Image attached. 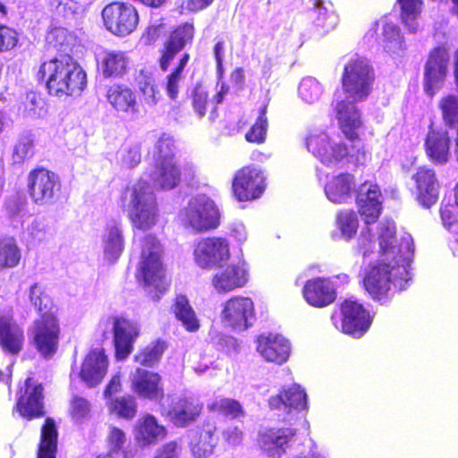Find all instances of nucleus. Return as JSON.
<instances>
[{"instance_id":"obj_1","label":"nucleus","mask_w":458,"mask_h":458,"mask_svg":"<svg viewBox=\"0 0 458 458\" xmlns=\"http://www.w3.org/2000/svg\"><path fill=\"white\" fill-rule=\"evenodd\" d=\"M375 73L369 61L360 55L350 58L344 65L342 89L352 101L340 100L335 106L339 131L344 140L331 143L326 132L310 134L306 147L321 163L330 166L342 160L359 163L365 159L364 144L360 137L363 120L354 102L365 100L372 92Z\"/></svg>"},{"instance_id":"obj_2","label":"nucleus","mask_w":458,"mask_h":458,"mask_svg":"<svg viewBox=\"0 0 458 458\" xmlns=\"http://www.w3.org/2000/svg\"><path fill=\"white\" fill-rule=\"evenodd\" d=\"M378 243L380 257L365 268L360 285L373 301L385 304L390 299L392 285L403 290L411 279L406 263L414 250L411 238L397 243L395 228L389 225L380 227Z\"/></svg>"},{"instance_id":"obj_3","label":"nucleus","mask_w":458,"mask_h":458,"mask_svg":"<svg viewBox=\"0 0 458 458\" xmlns=\"http://www.w3.org/2000/svg\"><path fill=\"white\" fill-rule=\"evenodd\" d=\"M29 298L38 315L28 330L30 343L42 358L51 359L59 349L60 308L38 283L30 287Z\"/></svg>"},{"instance_id":"obj_4","label":"nucleus","mask_w":458,"mask_h":458,"mask_svg":"<svg viewBox=\"0 0 458 458\" xmlns=\"http://www.w3.org/2000/svg\"><path fill=\"white\" fill-rule=\"evenodd\" d=\"M38 83L50 96L78 97L87 87V74L71 54H58L39 64L35 72Z\"/></svg>"},{"instance_id":"obj_5","label":"nucleus","mask_w":458,"mask_h":458,"mask_svg":"<svg viewBox=\"0 0 458 458\" xmlns=\"http://www.w3.org/2000/svg\"><path fill=\"white\" fill-rule=\"evenodd\" d=\"M163 248L155 234H146L140 240V261L138 276L153 298L159 299L170 285L166 269L162 262Z\"/></svg>"},{"instance_id":"obj_6","label":"nucleus","mask_w":458,"mask_h":458,"mask_svg":"<svg viewBox=\"0 0 458 458\" xmlns=\"http://www.w3.org/2000/svg\"><path fill=\"white\" fill-rule=\"evenodd\" d=\"M128 200V217L133 228L148 231L156 225L158 221L157 198L147 182H137L131 186H127L120 197L123 208Z\"/></svg>"},{"instance_id":"obj_7","label":"nucleus","mask_w":458,"mask_h":458,"mask_svg":"<svg viewBox=\"0 0 458 458\" xmlns=\"http://www.w3.org/2000/svg\"><path fill=\"white\" fill-rule=\"evenodd\" d=\"M149 178L154 187L163 191L173 190L182 182L181 167L174 154V141L164 134L155 146L154 168Z\"/></svg>"},{"instance_id":"obj_8","label":"nucleus","mask_w":458,"mask_h":458,"mask_svg":"<svg viewBox=\"0 0 458 458\" xmlns=\"http://www.w3.org/2000/svg\"><path fill=\"white\" fill-rule=\"evenodd\" d=\"M105 29L118 38L127 37L135 32L140 24L138 9L123 1H112L101 11Z\"/></svg>"},{"instance_id":"obj_9","label":"nucleus","mask_w":458,"mask_h":458,"mask_svg":"<svg viewBox=\"0 0 458 458\" xmlns=\"http://www.w3.org/2000/svg\"><path fill=\"white\" fill-rule=\"evenodd\" d=\"M373 318L369 310L352 298L344 300L339 305V312L331 315L333 323L336 326L339 320L341 331L354 338H360L368 332Z\"/></svg>"},{"instance_id":"obj_10","label":"nucleus","mask_w":458,"mask_h":458,"mask_svg":"<svg viewBox=\"0 0 458 458\" xmlns=\"http://www.w3.org/2000/svg\"><path fill=\"white\" fill-rule=\"evenodd\" d=\"M61 191V181L55 172L43 166H36L29 172L27 191L35 205L54 204L58 199Z\"/></svg>"},{"instance_id":"obj_11","label":"nucleus","mask_w":458,"mask_h":458,"mask_svg":"<svg viewBox=\"0 0 458 458\" xmlns=\"http://www.w3.org/2000/svg\"><path fill=\"white\" fill-rule=\"evenodd\" d=\"M196 29L193 21H183L173 27L158 49L157 64L162 72H167L175 57L194 40Z\"/></svg>"},{"instance_id":"obj_12","label":"nucleus","mask_w":458,"mask_h":458,"mask_svg":"<svg viewBox=\"0 0 458 458\" xmlns=\"http://www.w3.org/2000/svg\"><path fill=\"white\" fill-rule=\"evenodd\" d=\"M266 188L265 173L254 164L246 165L238 169L232 181L233 194L240 202L259 199Z\"/></svg>"},{"instance_id":"obj_13","label":"nucleus","mask_w":458,"mask_h":458,"mask_svg":"<svg viewBox=\"0 0 458 458\" xmlns=\"http://www.w3.org/2000/svg\"><path fill=\"white\" fill-rule=\"evenodd\" d=\"M44 386L29 377L20 387L13 410L26 420L43 418L46 415Z\"/></svg>"},{"instance_id":"obj_14","label":"nucleus","mask_w":458,"mask_h":458,"mask_svg":"<svg viewBox=\"0 0 458 458\" xmlns=\"http://www.w3.org/2000/svg\"><path fill=\"white\" fill-rule=\"evenodd\" d=\"M255 319V306L251 298L242 295L230 297L222 305L221 320L233 330L244 331Z\"/></svg>"},{"instance_id":"obj_15","label":"nucleus","mask_w":458,"mask_h":458,"mask_svg":"<svg viewBox=\"0 0 458 458\" xmlns=\"http://www.w3.org/2000/svg\"><path fill=\"white\" fill-rule=\"evenodd\" d=\"M194 261L203 269L220 267L230 259V246L225 238L212 236L199 240L193 251Z\"/></svg>"},{"instance_id":"obj_16","label":"nucleus","mask_w":458,"mask_h":458,"mask_svg":"<svg viewBox=\"0 0 458 458\" xmlns=\"http://www.w3.org/2000/svg\"><path fill=\"white\" fill-rule=\"evenodd\" d=\"M449 60V48L445 44L438 45L428 52L424 66L423 86L429 96H433L435 89L445 81Z\"/></svg>"},{"instance_id":"obj_17","label":"nucleus","mask_w":458,"mask_h":458,"mask_svg":"<svg viewBox=\"0 0 458 458\" xmlns=\"http://www.w3.org/2000/svg\"><path fill=\"white\" fill-rule=\"evenodd\" d=\"M220 212L213 200L195 199L186 208V219L197 232H207L220 225Z\"/></svg>"},{"instance_id":"obj_18","label":"nucleus","mask_w":458,"mask_h":458,"mask_svg":"<svg viewBox=\"0 0 458 458\" xmlns=\"http://www.w3.org/2000/svg\"><path fill=\"white\" fill-rule=\"evenodd\" d=\"M112 321L115 358L123 360L133 351L134 342L140 335L139 325L124 316H114Z\"/></svg>"},{"instance_id":"obj_19","label":"nucleus","mask_w":458,"mask_h":458,"mask_svg":"<svg viewBox=\"0 0 458 458\" xmlns=\"http://www.w3.org/2000/svg\"><path fill=\"white\" fill-rule=\"evenodd\" d=\"M250 280V272L244 262H235L219 269L212 276V285L218 293H227L243 288Z\"/></svg>"},{"instance_id":"obj_20","label":"nucleus","mask_w":458,"mask_h":458,"mask_svg":"<svg viewBox=\"0 0 458 458\" xmlns=\"http://www.w3.org/2000/svg\"><path fill=\"white\" fill-rule=\"evenodd\" d=\"M255 343L256 351L267 362L282 365L290 358L291 344L280 334H260Z\"/></svg>"},{"instance_id":"obj_21","label":"nucleus","mask_w":458,"mask_h":458,"mask_svg":"<svg viewBox=\"0 0 458 458\" xmlns=\"http://www.w3.org/2000/svg\"><path fill=\"white\" fill-rule=\"evenodd\" d=\"M131 389L140 398L162 401L165 391L159 373L143 368H136L131 376Z\"/></svg>"},{"instance_id":"obj_22","label":"nucleus","mask_w":458,"mask_h":458,"mask_svg":"<svg viewBox=\"0 0 458 458\" xmlns=\"http://www.w3.org/2000/svg\"><path fill=\"white\" fill-rule=\"evenodd\" d=\"M381 191L377 184L366 181L357 191L358 212L367 225L376 223L382 212Z\"/></svg>"},{"instance_id":"obj_23","label":"nucleus","mask_w":458,"mask_h":458,"mask_svg":"<svg viewBox=\"0 0 458 458\" xmlns=\"http://www.w3.org/2000/svg\"><path fill=\"white\" fill-rule=\"evenodd\" d=\"M411 179L416 200L426 208L435 205L438 200L440 185L434 169L420 166Z\"/></svg>"},{"instance_id":"obj_24","label":"nucleus","mask_w":458,"mask_h":458,"mask_svg":"<svg viewBox=\"0 0 458 458\" xmlns=\"http://www.w3.org/2000/svg\"><path fill=\"white\" fill-rule=\"evenodd\" d=\"M23 328L15 321L12 312L0 311V349L9 356H17L23 350Z\"/></svg>"},{"instance_id":"obj_25","label":"nucleus","mask_w":458,"mask_h":458,"mask_svg":"<svg viewBox=\"0 0 458 458\" xmlns=\"http://www.w3.org/2000/svg\"><path fill=\"white\" fill-rule=\"evenodd\" d=\"M131 59L127 52L104 49L97 58L98 72L104 79H121L130 71Z\"/></svg>"},{"instance_id":"obj_26","label":"nucleus","mask_w":458,"mask_h":458,"mask_svg":"<svg viewBox=\"0 0 458 458\" xmlns=\"http://www.w3.org/2000/svg\"><path fill=\"white\" fill-rule=\"evenodd\" d=\"M450 145L447 130L435 127L431 123L424 139V150L428 159L436 165L445 164L450 157Z\"/></svg>"},{"instance_id":"obj_27","label":"nucleus","mask_w":458,"mask_h":458,"mask_svg":"<svg viewBox=\"0 0 458 458\" xmlns=\"http://www.w3.org/2000/svg\"><path fill=\"white\" fill-rule=\"evenodd\" d=\"M304 300L314 308H325L336 300L334 284L325 277H314L305 282L302 289Z\"/></svg>"},{"instance_id":"obj_28","label":"nucleus","mask_w":458,"mask_h":458,"mask_svg":"<svg viewBox=\"0 0 458 458\" xmlns=\"http://www.w3.org/2000/svg\"><path fill=\"white\" fill-rule=\"evenodd\" d=\"M215 421L205 420L197 427L191 441L190 449L195 458H208L214 452L218 442Z\"/></svg>"},{"instance_id":"obj_29","label":"nucleus","mask_w":458,"mask_h":458,"mask_svg":"<svg viewBox=\"0 0 458 458\" xmlns=\"http://www.w3.org/2000/svg\"><path fill=\"white\" fill-rule=\"evenodd\" d=\"M107 369L108 360L104 349L92 350L81 364L80 377L89 387H94L103 380Z\"/></svg>"},{"instance_id":"obj_30","label":"nucleus","mask_w":458,"mask_h":458,"mask_svg":"<svg viewBox=\"0 0 458 458\" xmlns=\"http://www.w3.org/2000/svg\"><path fill=\"white\" fill-rule=\"evenodd\" d=\"M167 436L166 428L152 414H143L135 426L134 438L142 446L156 445Z\"/></svg>"},{"instance_id":"obj_31","label":"nucleus","mask_w":458,"mask_h":458,"mask_svg":"<svg viewBox=\"0 0 458 458\" xmlns=\"http://www.w3.org/2000/svg\"><path fill=\"white\" fill-rule=\"evenodd\" d=\"M295 435L296 429L292 428H269L259 436V443L269 456L281 457Z\"/></svg>"},{"instance_id":"obj_32","label":"nucleus","mask_w":458,"mask_h":458,"mask_svg":"<svg viewBox=\"0 0 458 458\" xmlns=\"http://www.w3.org/2000/svg\"><path fill=\"white\" fill-rule=\"evenodd\" d=\"M106 101L119 113L139 112L137 96L134 90L123 83L109 86L106 93Z\"/></svg>"},{"instance_id":"obj_33","label":"nucleus","mask_w":458,"mask_h":458,"mask_svg":"<svg viewBox=\"0 0 458 458\" xmlns=\"http://www.w3.org/2000/svg\"><path fill=\"white\" fill-rule=\"evenodd\" d=\"M203 409L202 403L191 397L180 398L167 411L170 420L177 427H187L197 420Z\"/></svg>"},{"instance_id":"obj_34","label":"nucleus","mask_w":458,"mask_h":458,"mask_svg":"<svg viewBox=\"0 0 458 458\" xmlns=\"http://www.w3.org/2000/svg\"><path fill=\"white\" fill-rule=\"evenodd\" d=\"M272 410L295 409L303 410L307 406V394L298 385L283 387L280 392L268 400Z\"/></svg>"},{"instance_id":"obj_35","label":"nucleus","mask_w":458,"mask_h":458,"mask_svg":"<svg viewBox=\"0 0 458 458\" xmlns=\"http://www.w3.org/2000/svg\"><path fill=\"white\" fill-rule=\"evenodd\" d=\"M57 448V426L53 418L47 417L41 426L37 458H56Z\"/></svg>"},{"instance_id":"obj_36","label":"nucleus","mask_w":458,"mask_h":458,"mask_svg":"<svg viewBox=\"0 0 458 458\" xmlns=\"http://www.w3.org/2000/svg\"><path fill=\"white\" fill-rule=\"evenodd\" d=\"M354 185V176L349 173H342L334 176L325 186L328 199L334 203L341 204L350 198Z\"/></svg>"},{"instance_id":"obj_37","label":"nucleus","mask_w":458,"mask_h":458,"mask_svg":"<svg viewBox=\"0 0 458 458\" xmlns=\"http://www.w3.org/2000/svg\"><path fill=\"white\" fill-rule=\"evenodd\" d=\"M173 312L187 331L196 332L199 329V320L185 295L179 294L175 297Z\"/></svg>"},{"instance_id":"obj_38","label":"nucleus","mask_w":458,"mask_h":458,"mask_svg":"<svg viewBox=\"0 0 458 458\" xmlns=\"http://www.w3.org/2000/svg\"><path fill=\"white\" fill-rule=\"evenodd\" d=\"M47 43L59 54H70L75 44L76 36L63 27L51 29L46 37Z\"/></svg>"},{"instance_id":"obj_39","label":"nucleus","mask_w":458,"mask_h":458,"mask_svg":"<svg viewBox=\"0 0 458 458\" xmlns=\"http://www.w3.org/2000/svg\"><path fill=\"white\" fill-rule=\"evenodd\" d=\"M268 130L267 105L263 104L258 113L255 122L245 132L244 139L247 142L261 145L267 140Z\"/></svg>"},{"instance_id":"obj_40","label":"nucleus","mask_w":458,"mask_h":458,"mask_svg":"<svg viewBox=\"0 0 458 458\" xmlns=\"http://www.w3.org/2000/svg\"><path fill=\"white\" fill-rule=\"evenodd\" d=\"M111 414L127 420H132L138 411L136 397L131 394H123L106 402Z\"/></svg>"},{"instance_id":"obj_41","label":"nucleus","mask_w":458,"mask_h":458,"mask_svg":"<svg viewBox=\"0 0 458 458\" xmlns=\"http://www.w3.org/2000/svg\"><path fill=\"white\" fill-rule=\"evenodd\" d=\"M166 348L167 344L164 340H155L141 348L133 360L143 367L151 368L159 362Z\"/></svg>"},{"instance_id":"obj_42","label":"nucleus","mask_w":458,"mask_h":458,"mask_svg":"<svg viewBox=\"0 0 458 458\" xmlns=\"http://www.w3.org/2000/svg\"><path fill=\"white\" fill-rule=\"evenodd\" d=\"M208 410L216 415L230 419H237L245 415L241 403L232 398H218L208 405Z\"/></svg>"},{"instance_id":"obj_43","label":"nucleus","mask_w":458,"mask_h":458,"mask_svg":"<svg viewBox=\"0 0 458 458\" xmlns=\"http://www.w3.org/2000/svg\"><path fill=\"white\" fill-rule=\"evenodd\" d=\"M106 233L103 240L105 254L112 260L117 259L123 251V237L122 230L118 225H111L106 228Z\"/></svg>"},{"instance_id":"obj_44","label":"nucleus","mask_w":458,"mask_h":458,"mask_svg":"<svg viewBox=\"0 0 458 458\" xmlns=\"http://www.w3.org/2000/svg\"><path fill=\"white\" fill-rule=\"evenodd\" d=\"M191 55L183 52L176 63L174 68L167 74L165 89L170 98L175 99L178 96L180 81L182 79V72L190 61Z\"/></svg>"},{"instance_id":"obj_45","label":"nucleus","mask_w":458,"mask_h":458,"mask_svg":"<svg viewBox=\"0 0 458 458\" xmlns=\"http://www.w3.org/2000/svg\"><path fill=\"white\" fill-rule=\"evenodd\" d=\"M21 252L14 239L0 241V268H13L19 265Z\"/></svg>"},{"instance_id":"obj_46","label":"nucleus","mask_w":458,"mask_h":458,"mask_svg":"<svg viewBox=\"0 0 458 458\" xmlns=\"http://www.w3.org/2000/svg\"><path fill=\"white\" fill-rule=\"evenodd\" d=\"M382 41L384 49L390 54H396L404 49V40L400 29L392 22L383 25Z\"/></svg>"},{"instance_id":"obj_47","label":"nucleus","mask_w":458,"mask_h":458,"mask_svg":"<svg viewBox=\"0 0 458 458\" xmlns=\"http://www.w3.org/2000/svg\"><path fill=\"white\" fill-rule=\"evenodd\" d=\"M442 118L445 125L454 127L458 124V97L454 94L444 96L438 103Z\"/></svg>"},{"instance_id":"obj_48","label":"nucleus","mask_w":458,"mask_h":458,"mask_svg":"<svg viewBox=\"0 0 458 458\" xmlns=\"http://www.w3.org/2000/svg\"><path fill=\"white\" fill-rule=\"evenodd\" d=\"M336 224L342 234L348 240L352 239L359 228V219L352 209H343L336 216Z\"/></svg>"},{"instance_id":"obj_49","label":"nucleus","mask_w":458,"mask_h":458,"mask_svg":"<svg viewBox=\"0 0 458 458\" xmlns=\"http://www.w3.org/2000/svg\"><path fill=\"white\" fill-rule=\"evenodd\" d=\"M91 404L82 396L74 394L70 400L68 413L76 423H81L90 417Z\"/></svg>"},{"instance_id":"obj_50","label":"nucleus","mask_w":458,"mask_h":458,"mask_svg":"<svg viewBox=\"0 0 458 458\" xmlns=\"http://www.w3.org/2000/svg\"><path fill=\"white\" fill-rule=\"evenodd\" d=\"M120 158L128 168L135 167L141 160V145L140 142H125L120 149Z\"/></svg>"},{"instance_id":"obj_51","label":"nucleus","mask_w":458,"mask_h":458,"mask_svg":"<svg viewBox=\"0 0 458 458\" xmlns=\"http://www.w3.org/2000/svg\"><path fill=\"white\" fill-rule=\"evenodd\" d=\"M34 140L30 136H21L13 146V160L21 163L34 156Z\"/></svg>"},{"instance_id":"obj_52","label":"nucleus","mask_w":458,"mask_h":458,"mask_svg":"<svg viewBox=\"0 0 458 458\" xmlns=\"http://www.w3.org/2000/svg\"><path fill=\"white\" fill-rule=\"evenodd\" d=\"M322 92L319 82L314 78L303 79L298 88L299 96L308 103L317 100Z\"/></svg>"},{"instance_id":"obj_53","label":"nucleus","mask_w":458,"mask_h":458,"mask_svg":"<svg viewBox=\"0 0 458 458\" xmlns=\"http://www.w3.org/2000/svg\"><path fill=\"white\" fill-rule=\"evenodd\" d=\"M18 43V31L13 27L0 23V53L14 49Z\"/></svg>"},{"instance_id":"obj_54","label":"nucleus","mask_w":458,"mask_h":458,"mask_svg":"<svg viewBox=\"0 0 458 458\" xmlns=\"http://www.w3.org/2000/svg\"><path fill=\"white\" fill-rule=\"evenodd\" d=\"M457 208L455 205L450 203H442L439 207V216L443 226L453 233L458 229Z\"/></svg>"},{"instance_id":"obj_55","label":"nucleus","mask_w":458,"mask_h":458,"mask_svg":"<svg viewBox=\"0 0 458 458\" xmlns=\"http://www.w3.org/2000/svg\"><path fill=\"white\" fill-rule=\"evenodd\" d=\"M191 105L199 118L206 115L208 106V93L199 85L192 89Z\"/></svg>"},{"instance_id":"obj_56","label":"nucleus","mask_w":458,"mask_h":458,"mask_svg":"<svg viewBox=\"0 0 458 458\" xmlns=\"http://www.w3.org/2000/svg\"><path fill=\"white\" fill-rule=\"evenodd\" d=\"M223 442L229 447L241 445L244 438L243 430L238 426H228L221 433Z\"/></svg>"},{"instance_id":"obj_57","label":"nucleus","mask_w":458,"mask_h":458,"mask_svg":"<svg viewBox=\"0 0 458 458\" xmlns=\"http://www.w3.org/2000/svg\"><path fill=\"white\" fill-rule=\"evenodd\" d=\"M124 431L117 427H111L107 436V444L112 452L118 453L123 449L126 443Z\"/></svg>"},{"instance_id":"obj_58","label":"nucleus","mask_w":458,"mask_h":458,"mask_svg":"<svg viewBox=\"0 0 458 458\" xmlns=\"http://www.w3.org/2000/svg\"><path fill=\"white\" fill-rule=\"evenodd\" d=\"M337 23V16L333 12L327 10H319L315 21L318 28H320L323 32H328L333 30Z\"/></svg>"},{"instance_id":"obj_59","label":"nucleus","mask_w":458,"mask_h":458,"mask_svg":"<svg viewBox=\"0 0 458 458\" xmlns=\"http://www.w3.org/2000/svg\"><path fill=\"white\" fill-rule=\"evenodd\" d=\"M182 447L178 441H169L159 446L153 458H180Z\"/></svg>"},{"instance_id":"obj_60","label":"nucleus","mask_w":458,"mask_h":458,"mask_svg":"<svg viewBox=\"0 0 458 458\" xmlns=\"http://www.w3.org/2000/svg\"><path fill=\"white\" fill-rule=\"evenodd\" d=\"M44 99L39 93L30 91L26 95L25 109L32 115L39 114L44 107Z\"/></svg>"},{"instance_id":"obj_61","label":"nucleus","mask_w":458,"mask_h":458,"mask_svg":"<svg viewBox=\"0 0 458 458\" xmlns=\"http://www.w3.org/2000/svg\"><path fill=\"white\" fill-rule=\"evenodd\" d=\"M122 390V377L119 373H117L112 376L111 379L108 381V383L104 388L103 394L107 401H110V399H114V395L120 393Z\"/></svg>"},{"instance_id":"obj_62","label":"nucleus","mask_w":458,"mask_h":458,"mask_svg":"<svg viewBox=\"0 0 458 458\" xmlns=\"http://www.w3.org/2000/svg\"><path fill=\"white\" fill-rule=\"evenodd\" d=\"M402 13L405 15H416L420 13L422 4L421 0H397Z\"/></svg>"},{"instance_id":"obj_63","label":"nucleus","mask_w":458,"mask_h":458,"mask_svg":"<svg viewBox=\"0 0 458 458\" xmlns=\"http://www.w3.org/2000/svg\"><path fill=\"white\" fill-rule=\"evenodd\" d=\"M214 3V0H185L183 2L184 8L189 13H198L209 7Z\"/></svg>"},{"instance_id":"obj_64","label":"nucleus","mask_w":458,"mask_h":458,"mask_svg":"<svg viewBox=\"0 0 458 458\" xmlns=\"http://www.w3.org/2000/svg\"><path fill=\"white\" fill-rule=\"evenodd\" d=\"M144 97V100L148 105H154L157 101V95L159 94L158 90L155 88L154 85L145 82L144 85L140 88Z\"/></svg>"}]
</instances>
